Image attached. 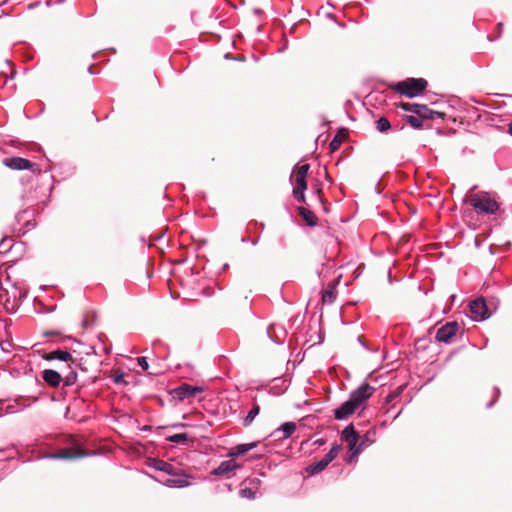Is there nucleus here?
I'll return each mask as SVG.
<instances>
[{
    "label": "nucleus",
    "instance_id": "nucleus-38",
    "mask_svg": "<svg viewBox=\"0 0 512 512\" xmlns=\"http://www.w3.org/2000/svg\"><path fill=\"white\" fill-rule=\"evenodd\" d=\"M509 132H510V133H511V135H512V122H511V123H510V125H509Z\"/></svg>",
    "mask_w": 512,
    "mask_h": 512
},
{
    "label": "nucleus",
    "instance_id": "nucleus-36",
    "mask_svg": "<svg viewBox=\"0 0 512 512\" xmlns=\"http://www.w3.org/2000/svg\"><path fill=\"white\" fill-rule=\"evenodd\" d=\"M242 492L246 493V495H249L252 493L250 489H244Z\"/></svg>",
    "mask_w": 512,
    "mask_h": 512
},
{
    "label": "nucleus",
    "instance_id": "nucleus-18",
    "mask_svg": "<svg viewBox=\"0 0 512 512\" xmlns=\"http://www.w3.org/2000/svg\"><path fill=\"white\" fill-rule=\"evenodd\" d=\"M42 377L44 381L52 387H57L62 380L61 375L57 371L52 369L44 370L42 373Z\"/></svg>",
    "mask_w": 512,
    "mask_h": 512
},
{
    "label": "nucleus",
    "instance_id": "nucleus-19",
    "mask_svg": "<svg viewBox=\"0 0 512 512\" xmlns=\"http://www.w3.org/2000/svg\"><path fill=\"white\" fill-rule=\"evenodd\" d=\"M298 212L308 226L313 227L317 225L318 218L311 210L300 206L298 207Z\"/></svg>",
    "mask_w": 512,
    "mask_h": 512
},
{
    "label": "nucleus",
    "instance_id": "nucleus-3",
    "mask_svg": "<svg viewBox=\"0 0 512 512\" xmlns=\"http://www.w3.org/2000/svg\"><path fill=\"white\" fill-rule=\"evenodd\" d=\"M470 204L480 213L494 214L499 209V204L487 192H479L471 196Z\"/></svg>",
    "mask_w": 512,
    "mask_h": 512
},
{
    "label": "nucleus",
    "instance_id": "nucleus-32",
    "mask_svg": "<svg viewBox=\"0 0 512 512\" xmlns=\"http://www.w3.org/2000/svg\"><path fill=\"white\" fill-rule=\"evenodd\" d=\"M124 381V374H118L114 376L115 383H122Z\"/></svg>",
    "mask_w": 512,
    "mask_h": 512
},
{
    "label": "nucleus",
    "instance_id": "nucleus-14",
    "mask_svg": "<svg viewBox=\"0 0 512 512\" xmlns=\"http://www.w3.org/2000/svg\"><path fill=\"white\" fill-rule=\"evenodd\" d=\"M43 358L47 361L60 360L64 362L72 361V355L68 351L54 350L43 355Z\"/></svg>",
    "mask_w": 512,
    "mask_h": 512
},
{
    "label": "nucleus",
    "instance_id": "nucleus-34",
    "mask_svg": "<svg viewBox=\"0 0 512 512\" xmlns=\"http://www.w3.org/2000/svg\"><path fill=\"white\" fill-rule=\"evenodd\" d=\"M44 335L45 336L58 335V333L57 332H45Z\"/></svg>",
    "mask_w": 512,
    "mask_h": 512
},
{
    "label": "nucleus",
    "instance_id": "nucleus-15",
    "mask_svg": "<svg viewBox=\"0 0 512 512\" xmlns=\"http://www.w3.org/2000/svg\"><path fill=\"white\" fill-rule=\"evenodd\" d=\"M171 478H168L165 481V484L170 487H186L190 483L188 481V476L186 474H179L176 471L174 475H171Z\"/></svg>",
    "mask_w": 512,
    "mask_h": 512
},
{
    "label": "nucleus",
    "instance_id": "nucleus-28",
    "mask_svg": "<svg viewBox=\"0 0 512 512\" xmlns=\"http://www.w3.org/2000/svg\"><path fill=\"white\" fill-rule=\"evenodd\" d=\"M400 108H402L405 111H409L411 113L415 112V109L417 107V103H407V102H400L398 104Z\"/></svg>",
    "mask_w": 512,
    "mask_h": 512
},
{
    "label": "nucleus",
    "instance_id": "nucleus-40",
    "mask_svg": "<svg viewBox=\"0 0 512 512\" xmlns=\"http://www.w3.org/2000/svg\"><path fill=\"white\" fill-rule=\"evenodd\" d=\"M159 373H160L159 371H155V372H153L152 374L157 375V374H159Z\"/></svg>",
    "mask_w": 512,
    "mask_h": 512
},
{
    "label": "nucleus",
    "instance_id": "nucleus-17",
    "mask_svg": "<svg viewBox=\"0 0 512 512\" xmlns=\"http://www.w3.org/2000/svg\"><path fill=\"white\" fill-rule=\"evenodd\" d=\"M347 137L348 130L346 128H340L329 144L330 151H337L340 148L341 144L347 139Z\"/></svg>",
    "mask_w": 512,
    "mask_h": 512
},
{
    "label": "nucleus",
    "instance_id": "nucleus-31",
    "mask_svg": "<svg viewBox=\"0 0 512 512\" xmlns=\"http://www.w3.org/2000/svg\"><path fill=\"white\" fill-rule=\"evenodd\" d=\"M496 32H497L496 38H499L503 32V23L500 22L497 24Z\"/></svg>",
    "mask_w": 512,
    "mask_h": 512
},
{
    "label": "nucleus",
    "instance_id": "nucleus-10",
    "mask_svg": "<svg viewBox=\"0 0 512 512\" xmlns=\"http://www.w3.org/2000/svg\"><path fill=\"white\" fill-rule=\"evenodd\" d=\"M203 392V388L199 386H191L187 383L181 384L179 387L172 391V394L178 400L183 401L195 397L197 394Z\"/></svg>",
    "mask_w": 512,
    "mask_h": 512
},
{
    "label": "nucleus",
    "instance_id": "nucleus-6",
    "mask_svg": "<svg viewBox=\"0 0 512 512\" xmlns=\"http://www.w3.org/2000/svg\"><path fill=\"white\" fill-rule=\"evenodd\" d=\"M88 456V453L79 445L63 448L54 452L51 457L54 459L74 460Z\"/></svg>",
    "mask_w": 512,
    "mask_h": 512
},
{
    "label": "nucleus",
    "instance_id": "nucleus-26",
    "mask_svg": "<svg viewBox=\"0 0 512 512\" xmlns=\"http://www.w3.org/2000/svg\"><path fill=\"white\" fill-rule=\"evenodd\" d=\"M391 128V124L386 117H381L376 121V129L383 133L387 132Z\"/></svg>",
    "mask_w": 512,
    "mask_h": 512
},
{
    "label": "nucleus",
    "instance_id": "nucleus-29",
    "mask_svg": "<svg viewBox=\"0 0 512 512\" xmlns=\"http://www.w3.org/2000/svg\"><path fill=\"white\" fill-rule=\"evenodd\" d=\"M137 362L142 369L147 370L149 368V364L147 362L146 357L137 358Z\"/></svg>",
    "mask_w": 512,
    "mask_h": 512
},
{
    "label": "nucleus",
    "instance_id": "nucleus-25",
    "mask_svg": "<svg viewBox=\"0 0 512 512\" xmlns=\"http://www.w3.org/2000/svg\"><path fill=\"white\" fill-rule=\"evenodd\" d=\"M167 440L173 443L188 444L190 437L186 433H178L167 437Z\"/></svg>",
    "mask_w": 512,
    "mask_h": 512
},
{
    "label": "nucleus",
    "instance_id": "nucleus-1",
    "mask_svg": "<svg viewBox=\"0 0 512 512\" xmlns=\"http://www.w3.org/2000/svg\"><path fill=\"white\" fill-rule=\"evenodd\" d=\"M310 169L309 164H302L293 169L291 178L294 181L293 196L298 202L305 203V190L307 189V175Z\"/></svg>",
    "mask_w": 512,
    "mask_h": 512
},
{
    "label": "nucleus",
    "instance_id": "nucleus-33",
    "mask_svg": "<svg viewBox=\"0 0 512 512\" xmlns=\"http://www.w3.org/2000/svg\"><path fill=\"white\" fill-rule=\"evenodd\" d=\"M88 324H89V320L87 318H85L83 321V324H82L83 327L86 328L88 326Z\"/></svg>",
    "mask_w": 512,
    "mask_h": 512
},
{
    "label": "nucleus",
    "instance_id": "nucleus-27",
    "mask_svg": "<svg viewBox=\"0 0 512 512\" xmlns=\"http://www.w3.org/2000/svg\"><path fill=\"white\" fill-rule=\"evenodd\" d=\"M281 430L284 433V438L290 437L296 430V424L293 422H286L281 426Z\"/></svg>",
    "mask_w": 512,
    "mask_h": 512
},
{
    "label": "nucleus",
    "instance_id": "nucleus-4",
    "mask_svg": "<svg viewBox=\"0 0 512 512\" xmlns=\"http://www.w3.org/2000/svg\"><path fill=\"white\" fill-rule=\"evenodd\" d=\"M341 438L347 443L349 450L351 451V455L347 459L348 462H351L354 457L361 453L364 441H361V443L358 444L359 435L352 424L344 428L341 433Z\"/></svg>",
    "mask_w": 512,
    "mask_h": 512
},
{
    "label": "nucleus",
    "instance_id": "nucleus-23",
    "mask_svg": "<svg viewBox=\"0 0 512 512\" xmlns=\"http://www.w3.org/2000/svg\"><path fill=\"white\" fill-rule=\"evenodd\" d=\"M155 467L156 469L163 471L169 475H174V472L177 470L172 464L162 460H157Z\"/></svg>",
    "mask_w": 512,
    "mask_h": 512
},
{
    "label": "nucleus",
    "instance_id": "nucleus-7",
    "mask_svg": "<svg viewBox=\"0 0 512 512\" xmlns=\"http://www.w3.org/2000/svg\"><path fill=\"white\" fill-rule=\"evenodd\" d=\"M374 391V387L370 386L368 383H363L359 388L351 393L349 400L359 408L372 396Z\"/></svg>",
    "mask_w": 512,
    "mask_h": 512
},
{
    "label": "nucleus",
    "instance_id": "nucleus-39",
    "mask_svg": "<svg viewBox=\"0 0 512 512\" xmlns=\"http://www.w3.org/2000/svg\"><path fill=\"white\" fill-rule=\"evenodd\" d=\"M367 439H368V437H367V435H365V439H363L362 441H364V443H365V442H367Z\"/></svg>",
    "mask_w": 512,
    "mask_h": 512
},
{
    "label": "nucleus",
    "instance_id": "nucleus-21",
    "mask_svg": "<svg viewBox=\"0 0 512 512\" xmlns=\"http://www.w3.org/2000/svg\"><path fill=\"white\" fill-rule=\"evenodd\" d=\"M404 120L414 129H422L424 127V121L416 113L405 115Z\"/></svg>",
    "mask_w": 512,
    "mask_h": 512
},
{
    "label": "nucleus",
    "instance_id": "nucleus-37",
    "mask_svg": "<svg viewBox=\"0 0 512 512\" xmlns=\"http://www.w3.org/2000/svg\"><path fill=\"white\" fill-rule=\"evenodd\" d=\"M71 383V378L70 377H67L66 379V384L69 385Z\"/></svg>",
    "mask_w": 512,
    "mask_h": 512
},
{
    "label": "nucleus",
    "instance_id": "nucleus-22",
    "mask_svg": "<svg viewBox=\"0 0 512 512\" xmlns=\"http://www.w3.org/2000/svg\"><path fill=\"white\" fill-rule=\"evenodd\" d=\"M336 288L333 283H330L328 287L322 292L323 303H332L336 298Z\"/></svg>",
    "mask_w": 512,
    "mask_h": 512
},
{
    "label": "nucleus",
    "instance_id": "nucleus-8",
    "mask_svg": "<svg viewBox=\"0 0 512 512\" xmlns=\"http://www.w3.org/2000/svg\"><path fill=\"white\" fill-rule=\"evenodd\" d=\"M3 164L13 170H31L33 172H40L37 165L28 159L21 157L5 158Z\"/></svg>",
    "mask_w": 512,
    "mask_h": 512
},
{
    "label": "nucleus",
    "instance_id": "nucleus-20",
    "mask_svg": "<svg viewBox=\"0 0 512 512\" xmlns=\"http://www.w3.org/2000/svg\"><path fill=\"white\" fill-rule=\"evenodd\" d=\"M256 446H257L256 442L248 443V444H239V445L233 447L229 451L228 456L234 457V456L244 455L245 453H247L251 449L255 448Z\"/></svg>",
    "mask_w": 512,
    "mask_h": 512
},
{
    "label": "nucleus",
    "instance_id": "nucleus-11",
    "mask_svg": "<svg viewBox=\"0 0 512 512\" xmlns=\"http://www.w3.org/2000/svg\"><path fill=\"white\" fill-rule=\"evenodd\" d=\"M470 312L479 320H484L490 315L484 298H478L472 301L470 303Z\"/></svg>",
    "mask_w": 512,
    "mask_h": 512
},
{
    "label": "nucleus",
    "instance_id": "nucleus-16",
    "mask_svg": "<svg viewBox=\"0 0 512 512\" xmlns=\"http://www.w3.org/2000/svg\"><path fill=\"white\" fill-rule=\"evenodd\" d=\"M239 465L233 460H226L220 463V465L212 471L214 475H227L237 469Z\"/></svg>",
    "mask_w": 512,
    "mask_h": 512
},
{
    "label": "nucleus",
    "instance_id": "nucleus-30",
    "mask_svg": "<svg viewBox=\"0 0 512 512\" xmlns=\"http://www.w3.org/2000/svg\"><path fill=\"white\" fill-rule=\"evenodd\" d=\"M315 193L316 195L318 196V199L321 203H324V199H323V195H322V188L320 187V185H316L315 186Z\"/></svg>",
    "mask_w": 512,
    "mask_h": 512
},
{
    "label": "nucleus",
    "instance_id": "nucleus-5",
    "mask_svg": "<svg viewBox=\"0 0 512 512\" xmlns=\"http://www.w3.org/2000/svg\"><path fill=\"white\" fill-rule=\"evenodd\" d=\"M340 450L341 446L339 444H334L330 451L321 460L310 464L306 468L307 473L314 475L323 471L337 457Z\"/></svg>",
    "mask_w": 512,
    "mask_h": 512
},
{
    "label": "nucleus",
    "instance_id": "nucleus-24",
    "mask_svg": "<svg viewBox=\"0 0 512 512\" xmlns=\"http://www.w3.org/2000/svg\"><path fill=\"white\" fill-rule=\"evenodd\" d=\"M259 412H260V406L255 403L253 405L252 409L248 412L246 418L244 419L243 425L249 426L253 422L255 417L259 414Z\"/></svg>",
    "mask_w": 512,
    "mask_h": 512
},
{
    "label": "nucleus",
    "instance_id": "nucleus-13",
    "mask_svg": "<svg viewBox=\"0 0 512 512\" xmlns=\"http://www.w3.org/2000/svg\"><path fill=\"white\" fill-rule=\"evenodd\" d=\"M416 114H418V116L425 122L426 120H433L435 119L436 117H440V118H443L444 117V113H441V112H438V111H434V110H431L429 109L426 105L424 104H418L417 103V107L415 109V112Z\"/></svg>",
    "mask_w": 512,
    "mask_h": 512
},
{
    "label": "nucleus",
    "instance_id": "nucleus-2",
    "mask_svg": "<svg viewBox=\"0 0 512 512\" xmlns=\"http://www.w3.org/2000/svg\"><path fill=\"white\" fill-rule=\"evenodd\" d=\"M428 86L424 78H407L393 86V89L407 97L413 98L420 95Z\"/></svg>",
    "mask_w": 512,
    "mask_h": 512
},
{
    "label": "nucleus",
    "instance_id": "nucleus-12",
    "mask_svg": "<svg viewBox=\"0 0 512 512\" xmlns=\"http://www.w3.org/2000/svg\"><path fill=\"white\" fill-rule=\"evenodd\" d=\"M357 407L348 399L339 408L335 409L334 417L337 420H345L356 411Z\"/></svg>",
    "mask_w": 512,
    "mask_h": 512
},
{
    "label": "nucleus",
    "instance_id": "nucleus-35",
    "mask_svg": "<svg viewBox=\"0 0 512 512\" xmlns=\"http://www.w3.org/2000/svg\"><path fill=\"white\" fill-rule=\"evenodd\" d=\"M242 492L246 493V495H249L252 493L250 489H244Z\"/></svg>",
    "mask_w": 512,
    "mask_h": 512
},
{
    "label": "nucleus",
    "instance_id": "nucleus-9",
    "mask_svg": "<svg viewBox=\"0 0 512 512\" xmlns=\"http://www.w3.org/2000/svg\"><path fill=\"white\" fill-rule=\"evenodd\" d=\"M459 329L460 325L456 321L448 322L437 330L436 340L443 343H449Z\"/></svg>",
    "mask_w": 512,
    "mask_h": 512
}]
</instances>
